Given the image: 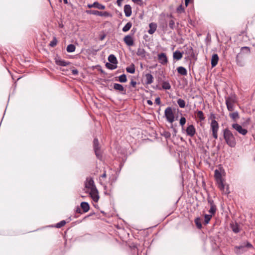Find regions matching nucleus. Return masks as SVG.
I'll use <instances>...</instances> for the list:
<instances>
[{
	"mask_svg": "<svg viewBox=\"0 0 255 255\" xmlns=\"http://www.w3.org/2000/svg\"><path fill=\"white\" fill-rule=\"evenodd\" d=\"M124 41L129 46H132L134 44L133 38L129 35H126L124 38Z\"/></svg>",
	"mask_w": 255,
	"mask_h": 255,
	"instance_id": "ddd939ff",
	"label": "nucleus"
},
{
	"mask_svg": "<svg viewBox=\"0 0 255 255\" xmlns=\"http://www.w3.org/2000/svg\"><path fill=\"white\" fill-rule=\"evenodd\" d=\"M231 227L233 232L235 233H238L240 231L239 225L237 223L231 224Z\"/></svg>",
	"mask_w": 255,
	"mask_h": 255,
	"instance_id": "5701e85b",
	"label": "nucleus"
},
{
	"mask_svg": "<svg viewBox=\"0 0 255 255\" xmlns=\"http://www.w3.org/2000/svg\"><path fill=\"white\" fill-rule=\"evenodd\" d=\"M105 37V35H103L102 36H101V37H100V39L101 40H103Z\"/></svg>",
	"mask_w": 255,
	"mask_h": 255,
	"instance_id": "e2e57ef3",
	"label": "nucleus"
},
{
	"mask_svg": "<svg viewBox=\"0 0 255 255\" xmlns=\"http://www.w3.org/2000/svg\"><path fill=\"white\" fill-rule=\"evenodd\" d=\"M214 177L218 185V187L224 194L228 195L230 193L228 186L225 188L221 173L218 169L215 170Z\"/></svg>",
	"mask_w": 255,
	"mask_h": 255,
	"instance_id": "7ed1b4c3",
	"label": "nucleus"
},
{
	"mask_svg": "<svg viewBox=\"0 0 255 255\" xmlns=\"http://www.w3.org/2000/svg\"><path fill=\"white\" fill-rule=\"evenodd\" d=\"M149 29L148 30V33L150 34H153L156 30L157 24L154 22H151L149 24Z\"/></svg>",
	"mask_w": 255,
	"mask_h": 255,
	"instance_id": "a211bd4d",
	"label": "nucleus"
},
{
	"mask_svg": "<svg viewBox=\"0 0 255 255\" xmlns=\"http://www.w3.org/2000/svg\"><path fill=\"white\" fill-rule=\"evenodd\" d=\"M133 2L139 4V5H141L143 4V1L142 0H131Z\"/></svg>",
	"mask_w": 255,
	"mask_h": 255,
	"instance_id": "3c124183",
	"label": "nucleus"
},
{
	"mask_svg": "<svg viewBox=\"0 0 255 255\" xmlns=\"http://www.w3.org/2000/svg\"><path fill=\"white\" fill-rule=\"evenodd\" d=\"M145 83L146 85H150L153 82V77L150 73H147L145 75Z\"/></svg>",
	"mask_w": 255,
	"mask_h": 255,
	"instance_id": "4468645a",
	"label": "nucleus"
},
{
	"mask_svg": "<svg viewBox=\"0 0 255 255\" xmlns=\"http://www.w3.org/2000/svg\"><path fill=\"white\" fill-rule=\"evenodd\" d=\"M106 66L107 68L111 69V70H114L117 68V64H111L109 63H107L106 64Z\"/></svg>",
	"mask_w": 255,
	"mask_h": 255,
	"instance_id": "4c0bfd02",
	"label": "nucleus"
},
{
	"mask_svg": "<svg viewBox=\"0 0 255 255\" xmlns=\"http://www.w3.org/2000/svg\"><path fill=\"white\" fill-rule=\"evenodd\" d=\"M109 61L114 64H117L118 60L114 54H110L108 58Z\"/></svg>",
	"mask_w": 255,
	"mask_h": 255,
	"instance_id": "4be33fe9",
	"label": "nucleus"
},
{
	"mask_svg": "<svg viewBox=\"0 0 255 255\" xmlns=\"http://www.w3.org/2000/svg\"><path fill=\"white\" fill-rule=\"evenodd\" d=\"M176 12L180 14L185 12V9L182 4H180L177 7Z\"/></svg>",
	"mask_w": 255,
	"mask_h": 255,
	"instance_id": "a19ab883",
	"label": "nucleus"
},
{
	"mask_svg": "<svg viewBox=\"0 0 255 255\" xmlns=\"http://www.w3.org/2000/svg\"><path fill=\"white\" fill-rule=\"evenodd\" d=\"M232 127L233 129L243 135H245L248 133L247 129L243 128L242 126L237 123L233 124Z\"/></svg>",
	"mask_w": 255,
	"mask_h": 255,
	"instance_id": "6e6552de",
	"label": "nucleus"
},
{
	"mask_svg": "<svg viewBox=\"0 0 255 255\" xmlns=\"http://www.w3.org/2000/svg\"><path fill=\"white\" fill-rule=\"evenodd\" d=\"M190 0H185V4L186 7L188 5Z\"/></svg>",
	"mask_w": 255,
	"mask_h": 255,
	"instance_id": "13d9d810",
	"label": "nucleus"
},
{
	"mask_svg": "<svg viewBox=\"0 0 255 255\" xmlns=\"http://www.w3.org/2000/svg\"><path fill=\"white\" fill-rule=\"evenodd\" d=\"M130 85L132 87H135L136 85V82L132 80L130 82Z\"/></svg>",
	"mask_w": 255,
	"mask_h": 255,
	"instance_id": "864d4df0",
	"label": "nucleus"
},
{
	"mask_svg": "<svg viewBox=\"0 0 255 255\" xmlns=\"http://www.w3.org/2000/svg\"><path fill=\"white\" fill-rule=\"evenodd\" d=\"M186 131L188 135L193 137L196 133V129L194 126L191 125L187 128Z\"/></svg>",
	"mask_w": 255,
	"mask_h": 255,
	"instance_id": "9b49d317",
	"label": "nucleus"
},
{
	"mask_svg": "<svg viewBox=\"0 0 255 255\" xmlns=\"http://www.w3.org/2000/svg\"><path fill=\"white\" fill-rule=\"evenodd\" d=\"M124 12L127 17H129L132 13L131 7L129 4H126L124 6Z\"/></svg>",
	"mask_w": 255,
	"mask_h": 255,
	"instance_id": "2eb2a0df",
	"label": "nucleus"
},
{
	"mask_svg": "<svg viewBox=\"0 0 255 255\" xmlns=\"http://www.w3.org/2000/svg\"><path fill=\"white\" fill-rule=\"evenodd\" d=\"M177 103L181 108H184L185 107V102L182 99H178L177 101Z\"/></svg>",
	"mask_w": 255,
	"mask_h": 255,
	"instance_id": "473e14b6",
	"label": "nucleus"
},
{
	"mask_svg": "<svg viewBox=\"0 0 255 255\" xmlns=\"http://www.w3.org/2000/svg\"><path fill=\"white\" fill-rule=\"evenodd\" d=\"M57 44V40L55 37H54L53 38V39L51 41H50V43L49 44V45L50 47H55Z\"/></svg>",
	"mask_w": 255,
	"mask_h": 255,
	"instance_id": "37998d69",
	"label": "nucleus"
},
{
	"mask_svg": "<svg viewBox=\"0 0 255 255\" xmlns=\"http://www.w3.org/2000/svg\"><path fill=\"white\" fill-rule=\"evenodd\" d=\"M223 137L226 144L230 147L233 148L236 146L237 141L235 135L228 128L223 130Z\"/></svg>",
	"mask_w": 255,
	"mask_h": 255,
	"instance_id": "f03ea898",
	"label": "nucleus"
},
{
	"mask_svg": "<svg viewBox=\"0 0 255 255\" xmlns=\"http://www.w3.org/2000/svg\"><path fill=\"white\" fill-rule=\"evenodd\" d=\"M195 223L198 229H201L202 228V226L201 222V219L200 218H197L195 219Z\"/></svg>",
	"mask_w": 255,
	"mask_h": 255,
	"instance_id": "c9c22d12",
	"label": "nucleus"
},
{
	"mask_svg": "<svg viewBox=\"0 0 255 255\" xmlns=\"http://www.w3.org/2000/svg\"><path fill=\"white\" fill-rule=\"evenodd\" d=\"M177 72L179 74L183 76L187 75V71L184 67L180 66L177 68Z\"/></svg>",
	"mask_w": 255,
	"mask_h": 255,
	"instance_id": "412c9836",
	"label": "nucleus"
},
{
	"mask_svg": "<svg viewBox=\"0 0 255 255\" xmlns=\"http://www.w3.org/2000/svg\"><path fill=\"white\" fill-rule=\"evenodd\" d=\"M55 62L57 65L61 66H66L69 64V62L59 58L56 59Z\"/></svg>",
	"mask_w": 255,
	"mask_h": 255,
	"instance_id": "aec40b11",
	"label": "nucleus"
},
{
	"mask_svg": "<svg viewBox=\"0 0 255 255\" xmlns=\"http://www.w3.org/2000/svg\"><path fill=\"white\" fill-rule=\"evenodd\" d=\"M106 176H107L106 172L105 171L104 173L101 176V177L102 178H106Z\"/></svg>",
	"mask_w": 255,
	"mask_h": 255,
	"instance_id": "bf43d9fd",
	"label": "nucleus"
},
{
	"mask_svg": "<svg viewBox=\"0 0 255 255\" xmlns=\"http://www.w3.org/2000/svg\"><path fill=\"white\" fill-rule=\"evenodd\" d=\"M75 46L74 44H70L67 46L66 48V50L68 52L71 53L75 51Z\"/></svg>",
	"mask_w": 255,
	"mask_h": 255,
	"instance_id": "7c9ffc66",
	"label": "nucleus"
},
{
	"mask_svg": "<svg viewBox=\"0 0 255 255\" xmlns=\"http://www.w3.org/2000/svg\"><path fill=\"white\" fill-rule=\"evenodd\" d=\"M226 103L228 101L229 103H236L237 102V97L235 94H231L229 96L225 97Z\"/></svg>",
	"mask_w": 255,
	"mask_h": 255,
	"instance_id": "dca6fc26",
	"label": "nucleus"
},
{
	"mask_svg": "<svg viewBox=\"0 0 255 255\" xmlns=\"http://www.w3.org/2000/svg\"><path fill=\"white\" fill-rule=\"evenodd\" d=\"M186 119L184 117H181L180 120V124L181 126H183L186 123Z\"/></svg>",
	"mask_w": 255,
	"mask_h": 255,
	"instance_id": "09e8293b",
	"label": "nucleus"
},
{
	"mask_svg": "<svg viewBox=\"0 0 255 255\" xmlns=\"http://www.w3.org/2000/svg\"><path fill=\"white\" fill-rule=\"evenodd\" d=\"M124 0H117V3L119 6H121L122 2Z\"/></svg>",
	"mask_w": 255,
	"mask_h": 255,
	"instance_id": "6e6d98bb",
	"label": "nucleus"
},
{
	"mask_svg": "<svg viewBox=\"0 0 255 255\" xmlns=\"http://www.w3.org/2000/svg\"><path fill=\"white\" fill-rule=\"evenodd\" d=\"M212 217V215H208L206 214L204 216V224L207 225L209 223L211 218Z\"/></svg>",
	"mask_w": 255,
	"mask_h": 255,
	"instance_id": "e433bc0d",
	"label": "nucleus"
},
{
	"mask_svg": "<svg viewBox=\"0 0 255 255\" xmlns=\"http://www.w3.org/2000/svg\"><path fill=\"white\" fill-rule=\"evenodd\" d=\"M208 203L210 205V207H212V206H216L214 204V201L210 198L208 199Z\"/></svg>",
	"mask_w": 255,
	"mask_h": 255,
	"instance_id": "8fccbe9b",
	"label": "nucleus"
},
{
	"mask_svg": "<svg viewBox=\"0 0 255 255\" xmlns=\"http://www.w3.org/2000/svg\"><path fill=\"white\" fill-rule=\"evenodd\" d=\"M169 26L172 30H173L175 28V21L173 19H171L169 21Z\"/></svg>",
	"mask_w": 255,
	"mask_h": 255,
	"instance_id": "49530a36",
	"label": "nucleus"
},
{
	"mask_svg": "<svg viewBox=\"0 0 255 255\" xmlns=\"http://www.w3.org/2000/svg\"><path fill=\"white\" fill-rule=\"evenodd\" d=\"M93 7L99 9H105V6L100 3L98 1H95L93 3Z\"/></svg>",
	"mask_w": 255,
	"mask_h": 255,
	"instance_id": "a878e982",
	"label": "nucleus"
},
{
	"mask_svg": "<svg viewBox=\"0 0 255 255\" xmlns=\"http://www.w3.org/2000/svg\"><path fill=\"white\" fill-rule=\"evenodd\" d=\"M182 53H181L179 51L176 50L173 53V57L174 59H176V60H179L182 58Z\"/></svg>",
	"mask_w": 255,
	"mask_h": 255,
	"instance_id": "b1692460",
	"label": "nucleus"
},
{
	"mask_svg": "<svg viewBox=\"0 0 255 255\" xmlns=\"http://www.w3.org/2000/svg\"><path fill=\"white\" fill-rule=\"evenodd\" d=\"M63 1L64 3L67 4L68 3V0H63Z\"/></svg>",
	"mask_w": 255,
	"mask_h": 255,
	"instance_id": "0e129e2a",
	"label": "nucleus"
},
{
	"mask_svg": "<svg viewBox=\"0 0 255 255\" xmlns=\"http://www.w3.org/2000/svg\"><path fill=\"white\" fill-rule=\"evenodd\" d=\"M72 73L74 75H77L78 74V71L77 69H73L72 70Z\"/></svg>",
	"mask_w": 255,
	"mask_h": 255,
	"instance_id": "5fc2aeb1",
	"label": "nucleus"
},
{
	"mask_svg": "<svg viewBox=\"0 0 255 255\" xmlns=\"http://www.w3.org/2000/svg\"><path fill=\"white\" fill-rule=\"evenodd\" d=\"M164 114L166 120L169 123H172L174 121V115L171 107H167L165 110Z\"/></svg>",
	"mask_w": 255,
	"mask_h": 255,
	"instance_id": "0eeeda50",
	"label": "nucleus"
},
{
	"mask_svg": "<svg viewBox=\"0 0 255 255\" xmlns=\"http://www.w3.org/2000/svg\"><path fill=\"white\" fill-rule=\"evenodd\" d=\"M215 115L214 114H211L210 115V119L212 120L211 124H210V129L212 132L213 137L215 139H217L218 135V131L219 128V125L218 123L215 120Z\"/></svg>",
	"mask_w": 255,
	"mask_h": 255,
	"instance_id": "20e7f679",
	"label": "nucleus"
},
{
	"mask_svg": "<svg viewBox=\"0 0 255 255\" xmlns=\"http://www.w3.org/2000/svg\"><path fill=\"white\" fill-rule=\"evenodd\" d=\"M80 207L83 210L84 213L87 212L90 209V206L87 202H82L80 204Z\"/></svg>",
	"mask_w": 255,
	"mask_h": 255,
	"instance_id": "6ab92c4d",
	"label": "nucleus"
},
{
	"mask_svg": "<svg viewBox=\"0 0 255 255\" xmlns=\"http://www.w3.org/2000/svg\"><path fill=\"white\" fill-rule=\"evenodd\" d=\"M251 54V48L248 46L242 47L240 52L236 55V61L238 66L244 67L246 65L247 57Z\"/></svg>",
	"mask_w": 255,
	"mask_h": 255,
	"instance_id": "f257e3e1",
	"label": "nucleus"
},
{
	"mask_svg": "<svg viewBox=\"0 0 255 255\" xmlns=\"http://www.w3.org/2000/svg\"><path fill=\"white\" fill-rule=\"evenodd\" d=\"M86 12L88 14H93L95 15H99L100 11L96 10H87Z\"/></svg>",
	"mask_w": 255,
	"mask_h": 255,
	"instance_id": "79ce46f5",
	"label": "nucleus"
},
{
	"mask_svg": "<svg viewBox=\"0 0 255 255\" xmlns=\"http://www.w3.org/2000/svg\"><path fill=\"white\" fill-rule=\"evenodd\" d=\"M162 88L165 90H169L171 89L170 83L167 81H163L162 85Z\"/></svg>",
	"mask_w": 255,
	"mask_h": 255,
	"instance_id": "72a5a7b5",
	"label": "nucleus"
},
{
	"mask_svg": "<svg viewBox=\"0 0 255 255\" xmlns=\"http://www.w3.org/2000/svg\"><path fill=\"white\" fill-rule=\"evenodd\" d=\"M136 54L139 56L144 58L145 57V51L142 48H138L136 52Z\"/></svg>",
	"mask_w": 255,
	"mask_h": 255,
	"instance_id": "393cba45",
	"label": "nucleus"
},
{
	"mask_svg": "<svg viewBox=\"0 0 255 255\" xmlns=\"http://www.w3.org/2000/svg\"><path fill=\"white\" fill-rule=\"evenodd\" d=\"M219 57L217 54H214L211 58V66L212 67H215L218 62Z\"/></svg>",
	"mask_w": 255,
	"mask_h": 255,
	"instance_id": "f3484780",
	"label": "nucleus"
},
{
	"mask_svg": "<svg viewBox=\"0 0 255 255\" xmlns=\"http://www.w3.org/2000/svg\"><path fill=\"white\" fill-rule=\"evenodd\" d=\"M89 194L94 202H97L98 201L99 199V193L96 187H93L92 189L90 190Z\"/></svg>",
	"mask_w": 255,
	"mask_h": 255,
	"instance_id": "1a4fd4ad",
	"label": "nucleus"
},
{
	"mask_svg": "<svg viewBox=\"0 0 255 255\" xmlns=\"http://www.w3.org/2000/svg\"><path fill=\"white\" fill-rule=\"evenodd\" d=\"M197 116L200 121H203L205 119L203 112L201 111H198L197 112Z\"/></svg>",
	"mask_w": 255,
	"mask_h": 255,
	"instance_id": "58836bf2",
	"label": "nucleus"
},
{
	"mask_svg": "<svg viewBox=\"0 0 255 255\" xmlns=\"http://www.w3.org/2000/svg\"><path fill=\"white\" fill-rule=\"evenodd\" d=\"M110 15V14L107 11H100L99 12V15L101 16H109Z\"/></svg>",
	"mask_w": 255,
	"mask_h": 255,
	"instance_id": "de8ad7c7",
	"label": "nucleus"
},
{
	"mask_svg": "<svg viewBox=\"0 0 255 255\" xmlns=\"http://www.w3.org/2000/svg\"><path fill=\"white\" fill-rule=\"evenodd\" d=\"M253 246L248 241L243 243L241 245L235 247V252L237 255L242 254L248 251V249H253Z\"/></svg>",
	"mask_w": 255,
	"mask_h": 255,
	"instance_id": "39448f33",
	"label": "nucleus"
},
{
	"mask_svg": "<svg viewBox=\"0 0 255 255\" xmlns=\"http://www.w3.org/2000/svg\"><path fill=\"white\" fill-rule=\"evenodd\" d=\"M118 81L121 83H125L127 81V78L126 74H123L119 77Z\"/></svg>",
	"mask_w": 255,
	"mask_h": 255,
	"instance_id": "f704fd0d",
	"label": "nucleus"
},
{
	"mask_svg": "<svg viewBox=\"0 0 255 255\" xmlns=\"http://www.w3.org/2000/svg\"><path fill=\"white\" fill-rule=\"evenodd\" d=\"M217 211L216 206H212L210 207L209 210L208 211L209 213H210L212 215H214Z\"/></svg>",
	"mask_w": 255,
	"mask_h": 255,
	"instance_id": "ea45409f",
	"label": "nucleus"
},
{
	"mask_svg": "<svg viewBox=\"0 0 255 255\" xmlns=\"http://www.w3.org/2000/svg\"><path fill=\"white\" fill-rule=\"evenodd\" d=\"M147 103L149 105H152L153 104L152 102L150 100L147 101Z\"/></svg>",
	"mask_w": 255,
	"mask_h": 255,
	"instance_id": "052dcab7",
	"label": "nucleus"
},
{
	"mask_svg": "<svg viewBox=\"0 0 255 255\" xmlns=\"http://www.w3.org/2000/svg\"><path fill=\"white\" fill-rule=\"evenodd\" d=\"M114 89L121 92L122 94H125L126 93V90L124 86L119 83H114L113 85Z\"/></svg>",
	"mask_w": 255,
	"mask_h": 255,
	"instance_id": "f8f14e48",
	"label": "nucleus"
},
{
	"mask_svg": "<svg viewBox=\"0 0 255 255\" xmlns=\"http://www.w3.org/2000/svg\"><path fill=\"white\" fill-rule=\"evenodd\" d=\"M158 59L159 63L162 65H165L168 62L166 55L164 53H161L158 55Z\"/></svg>",
	"mask_w": 255,
	"mask_h": 255,
	"instance_id": "9d476101",
	"label": "nucleus"
},
{
	"mask_svg": "<svg viewBox=\"0 0 255 255\" xmlns=\"http://www.w3.org/2000/svg\"><path fill=\"white\" fill-rule=\"evenodd\" d=\"M229 116L231 119H232L234 120L238 119L240 118L239 113L237 111L233 112L232 113H230L229 114Z\"/></svg>",
	"mask_w": 255,
	"mask_h": 255,
	"instance_id": "c756f323",
	"label": "nucleus"
},
{
	"mask_svg": "<svg viewBox=\"0 0 255 255\" xmlns=\"http://www.w3.org/2000/svg\"><path fill=\"white\" fill-rule=\"evenodd\" d=\"M126 70L127 72L133 74L135 72V66L133 64H131L130 66L126 68Z\"/></svg>",
	"mask_w": 255,
	"mask_h": 255,
	"instance_id": "cd10ccee",
	"label": "nucleus"
},
{
	"mask_svg": "<svg viewBox=\"0 0 255 255\" xmlns=\"http://www.w3.org/2000/svg\"><path fill=\"white\" fill-rule=\"evenodd\" d=\"M87 6H88V7H89V8H92V7H93V3H92V4H88L87 5Z\"/></svg>",
	"mask_w": 255,
	"mask_h": 255,
	"instance_id": "680f3d73",
	"label": "nucleus"
},
{
	"mask_svg": "<svg viewBox=\"0 0 255 255\" xmlns=\"http://www.w3.org/2000/svg\"><path fill=\"white\" fill-rule=\"evenodd\" d=\"M235 103H229L228 101H227L226 103V105L227 106V109L230 112H232L235 109V106L234 104Z\"/></svg>",
	"mask_w": 255,
	"mask_h": 255,
	"instance_id": "bb28decb",
	"label": "nucleus"
},
{
	"mask_svg": "<svg viewBox=\"0 0 255 255\" xmlns=\"http://www.w3.org/2000/svg\"><path fill=\"white\" fill-rule=\"evenodd\" d=\"M66 224V222L65 220H62L60 222L58 223L56 225L55 227L57 228H60L63 227Z\"/></svg>",
	"mask_w": 255,
	"mask_h": 255,
	"instance_id": "a18cd8bd",
	"label": "nucleus"
},
{
	"mask_svg": "<svg viewBox=\"0 0 255 255\" xmlns=\"http://www.w3.org/2000/svg\"><path fill=\"white\" fill-rule=\"evenodd\" d=\"M93 148L97 157L98 159H101L102 156L101 154L100 146L99 145V140L97 138H95L94 139Z\"/></svg>",
	"mask_w": 255,
	"mask_h": 255,
	"instance_id": "423d86ee",
	"label": "nucleus"
},
{
	"mask_svg": "<svg viewBox=\"0 0 255 255\" xmlns=\"http://www.w3.org/2000/svg\"><path fill=\"white\" fill-rule=\"evenodd\" d=\"M76 212L77 213L82 214L81 210L79 207L76 208Z\"/></svg>",
	"mask_w": 255,
	"mask_h": 255,
	"instance_id": "4d7b16f0",
	"label": "nucleus"
},
{
	"mask_svg": "<svg viewBox=\"0 0 255 255\" xmlns=\"http://www.w3.org/2000/svg\"><path fill=\"white\" fill-rule=\"evenodd\" d=\"M155 103L158 105H159L160 104L161 102H160V99L159 97H157L155 99Z\"/></svg>",
	"mask_w": 255,
	"mask_h": 255,
	"instance_id": "603ef678",
	"label": "nucleus"
},
{
	"mask_svg": "<svg viewBox=\"0 0 255 255\" xmlns=\"http://www.w3.org/2000/svg\"><path fill=\"white\" fill-rule=\"evenodd\" d=\"M169 17H171V18H173V16H172V14H170V15H169Z\"/></svg>",
	"mask_w": 255,
	"mask_h": 255,
	"instance_id": "69168bd1",
	"label": "nucleus"
},
{
	"mask_svg": "<svg viewBox=\"0 0 255 255\" xmlns=\"http://www.w3.org/2000/svg\"><path fill=\"white\" fill-rule=\"evenodd\" d=\"M187 50H188V53L190 55L191 57L193 58L195 57L194 50L191 46L187 47Z\"/></svg>",
	"mask_w": 255,
	"mask_h": 255,
	"instance_id": "c03bdc74",
	"label": "nucleus"
},
{
	"mask_svg": "<svg viewBox=\"0 0 255 255\" xmlns=\"http://www.w3.org/2000/svg\"><path fill=\"white\" fill-rule=\"evenodd\" d=\"M132 26V23L131 22H128L126 25L123 28V31L127 32L128 31Z\"/></svg>",
	"mask_w": 255,
	"mask_h": 255,
	"instance_id": "2f4dec72",
	"label": "nucleus"
},
{
	"mask_svg": "<svg viewBox=\"0 0 255 255\" xmlns=\"http://www.w3.org/2000/svg\"><path fill=\"white\" fill-rule=\"evenodd\" d=\"M93 187L96 186L94 185V181L92 179H91L86 184V187L91 190V189H92Z\"/></svg>",
	"mask_w": 255,
	"mask_h": 255,
	"instance_id": "c85d7f7f",
	"label": "nucleus"
}]
</instances>
